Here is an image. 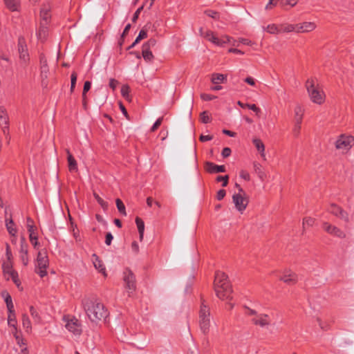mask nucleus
<instances>
[{"label": "nucleus", "instance_id": "nucleus-4", "mask_svg": "<svg viewBox=\"0 0 354 354\" xmlns=\"http://www.w3.org/2000/svg\"><path fill=\"white\" fill-rule=\"evenodd\" d=\"M209 309L207 306L202 303L199 315V325L201 330L204 333H208L210 327Z\"/></svg>", "mask_w": 354, "mask_h": 354}, {"label": "nucleus", "instance_id": "nucleus-40", "mask_svg": "<svg viewBox=\"0 0 354 354\" xmlns=\"http://www.w3.org/2000/svg\"><path fill=\"white\" fill-rule=\"evenodd\" d=\"M282 30L284 32H296V24H285L282 25Z\"/></svg>", "mask_w": 354, "mask_h": 354}, {"label": "nucleus", "instance_id": "nucleus-37", "mask_svg": "<svg viewBox=\"0 0 354 354\" xmlns=\"http://www.w3.org/2000/svg\"><path fill=\"white\" fill-rule=\"evenodd\" d=\"M30 313L35 323L40 322L41 317L39 315V313H37V311L35 309V308L33 306H30Z\"/></svg>", "mask_w": 354, "mask_h": 354}, {"label": "nucleus", "instance_id": "nucleus-21", "mask_svg": "<svg viewBox=\"0 0 354 354\" xmlns=\"http://www.w3.org/2000/svg\"><path fill=\"white\" fill-rule=\"evenodd\" d=\"M205 169L210 173H221L225 171V167L224 165H216L208 162L205 165Z\"/></svg>", "mask_w": 354, "mask_h": 354}, {"label": "nucleus", "instance_id": "nucleus-47", "mask_svg": "<svg viewBox=\"0 0 354 354\" xmlns=\"http://www.w3.org/2000/svg\"><path fill=\"white\" fill-rule=\"evenodd\" d=\"M91 86V83L89 81H86L84 83L83 92H82V97L84 98V100H85V95L86 92H88Z\"/></svg>", "mask_w": 354, "mask_h": 354}, {"label": "nucleus", "instance_id": "nucleus-61", "mask_svg": "<svg viewBox=\"0 0 354 354\" xmlns=\"http://www.w3.org/2000/svg\"><path fill=\"white\" fill-rule=\"evenodd\" d=\"M225 194H226V192L224 189H220L217 192V196H216L217 199L219 201L222 200L225 197Z\"/></svg>", "mask_w": 354, "mask_h": 354}, {"label": "nucleus", "instance_id": "nucleus-7", "mask_svg": "<svg viewBox=\"0 0 354 354\" xmlns=\"http://www.w3.org/2000/svg\"><path fill=\"white\" fill-rule=\"evenodd\" d=\"M354 145V137L341 135L335 142V147L343 153L347 152Z\"/></svg>", "mask_w": 354, "mask_h": 354}, {"label": "nucleus", "instance_id": "nucleus-5", "mask_svg": "<svg viewBox=\"0 0 354 354\" xmlns=\"http://www.w3.org/2000/svg\"><path fill=\"white\" fill-rule=\"evenodd\" d=\"M48 266V258L45 250L38 252L36 259V272L40 277H43L46 274V268Z\"/></svg>", "mask_w": 354, "mask_h": 354}, {"label": "nucleus", "instance_id": "nucleus-12", "mask_svg": "<svg viewBox=\"0 0 354 354\" xmlns=\"http://www.w3.org/2000/svg\"><path fill=\"white\" fill-rule=\"evenodd\" d=\"M279 279L286 283H295L297 281V276L292 270L286 269L281 272Z\"/></svg>", "mask_w": 354, "mask_h": 354}, {"label": "nucleus", "instance_id": "nucleus-43", "mask_svg": "<svg viewBox=\"0 0 354 354\" xmlns=\"http://www.w3.org/2000/svg\"><path fill=\"white\" fill-rule=\"evenodd\" d=\"M200 120L203 123H208L211 118L207 111H203L200 114Z\"/></svg>", "mask_w": 354, "mask_h": 354}, {"label": "nucleus", "instance_id": "nucleus-36", "mask_svg": "<svg viewBox=\"0 0 354 354\" xmlns=\"http://www.w3.org/2000/svg\"><path fill=\"white\" fill-rule=\"evenodd\" d=\"M142 57L145 59V60H146L147 62H150L153 59V55L149 49H146L145 48H142Z\"/></svg>", "mask_w": 354, "mask_h": 354}, {"label": "nucleus", "instance_id": "nucleus-53", "mask_svg": "<svg viewBox=\"0 0 354 354\" xmlns=\"http://www.w3.org/2000/svg\"><path fill=\"white\" fill-rule=\"evenodd\" d=\"M162 120H163V118L161 117V118H159L156 121V122L153 124V125L152 126L151 129V131H155L162 124Z\"/></svg>", "mask_w": 354, "mask_h": 354}, {"label": "nucleus", "instance_id": "nucleus-11", "mask_svg": "<svg viewBox=\"0 0 354 354\" xmlns=\"http://www.w3.org/2000/svg\"><path fill=\"white\" fill-rule=\"evenodd\" d=\"M3 270L6 275L10 277L13 282L19 287L20 285L17 273L12 270V261H6L3 263Z\"/></svg>", "mask_w": 354, "mask_h": 354}, {"label": "nucleus", "instance_id": "nucleus-15", "mask_svg": "<svg viewBox=\"0 0 354 354\" xmlns=\"http://www.w3.org/2000/svg\"><path fill=\"white\" fill-rule=\"evenodd\" d=\"M205 38L218 46H223L226 42L223 39L218 38L214 32L209 30H206Z\"/></svg>", "mask_w": 354, "mask_h": 354}, {"label": "nucleus", "instance_id": "nucleus-9", "mask_svg": "<svg viewBox=\"0 0 354 354\" xmlns=\"http://www.w3.org/2000/svg\"><path fill=\"white\" fill-rule=\"evenodd\" d=\"M232 201L236 209L241 213L245 209L248 201L245 194L237 193L232 196Z\"/></svg>", "mask_w": 354, "mask_h": 354}, {"label": "nucleus", "instance_id": "nucleus-27", "mask_svg": "<svg viewBox=\"0 0 354 354\" xmlns=\"http://www.w3.org/2000/svg\"><path fill=\"white\" fill-rule=\"evenodd\" d=\"M22 326L27 333H30L32 331V325L28 316L26 314L22 315Z\"/></svg>", "mask_w": 354, "mask_h": 354}, {"label": "nucleus", "instance_id": "nucleus-41", "mask_svg": "<svg viewBox=\"0 0 354 354\" xmlns=\"http://www.w3.org/2000/svg\"><path fill=\"white\" fill-rule=\"evenodd\" d=\"M93 196L95 200L104 209H106L108 207L107 203L105 202L102 198H100L97 194L93 193Z\"/></svg>", "mask_w": 354, "mask_h": 354}, {"label": "nucleus", "instance_id": "nucleus-20", "mask_svg": "<svg viewBox=\"0 0 354 354\" xmlns=\"http://www.w3.org/2000/svg\"><path fill=\"white\" fill-rule=\"evenodd\" d=\"M92 260L95 269H97L100 272L102 273L104 276H106L105 267L99 257L94 254L92 255Z\"/></svg>", "mask_w": 354, "mask_h": 354}, {"label": "nucleus", "instance_id": "nucleus-64", "mask_svg": "<svg viewBox=\"0 0 354 354\" xmlns=\"http://www.w3.org/2000/svg\"><path fill=\"white\" fill-rule=\"evenodd\" d=\"M240 176L246 180H250V174L248 172L245 171H241V173H240Z\"/></svg>", "mask_w": 354, "mask_h": 354}, {"label": "nucleus", "instance_id": "nucleus-52", "mask_svg": "<svg viewBox=\"0 0 354 354\" xmlns=\"http://www.w3.org/2000/svg\"><path fill=\"white\" fill-rule=\"evenodd\" d=\"M301 123H297V122H295V126H294V128L292 129V132L295 135V137H297L299 134V132H300V129H301Z\"/></svg>", "mask_w": 354, "mask_h": 354}, {"label": "nucleus", "instance_id": "nucleus-48", "mask_svg": "<svg viewBox=\"0 0 354 354\" xmlns=\"http://www.w3.org/2000/svg\"><path fill=\"white\" fill-rule=\"evenodd\" d=\"M315 223V219L310 217L304 218L303 220V226L305 227L306 225L311 226Z\"/></svg>", "mask_w": 354, "mask_h": 354}, {"label": "nucleus", "instance_id": "nucleus-16", "mask_svg": "<svg viewBox=\"0 0 354 354\" xmlns=\"http://www.w3.org/2000/svg\"><path fill=\"white\" fill-rule=\"evenodd\" d=\"M18 51L19 54V58L24 62H26L28 59V54L27 53L26 45L24 38H19L18 41Z\"/></svg>", "mask_w": 354, "mask_h": 354}, {"label": "nucleus", "instance_id": "nucleus-50", "mask_svg": "<svg viewBox=\"0 0 354 354\" xmlns=\"http://www.w3.org/2000/svg\"><path fill=\"white\" fill-rule=\"evenodd\" d=\"M6 257H7V260L6 261H12V252H11V250H10V247L8 243H6Z\"/></svg>", "mask_w": 354, "mask_h": 354}, {"label": "nucleus", "instance_id": "nucleus-55", "mask_svg": "<svg viewBox=\"0 0 354 354\" xmlns=\"http://www.w3.org/2000/svg\"><path fill=\"white\" fill-rule=\"evenodd\" d=\"M276 6L275 0H269L268 3L266 4L265 9L266 10H271L274 6Z\"/></svg>", "mask_w": 354, "mask_h": 354}, {"label": "nucleus", "instance_id": "nucleus-49", "mask_svg": "<svg viewBox=\"0 0 354 354\" xmlns=\"http://www.w3.org/2000/svg\"><path fill=\"white\" fill-rule=\"evenodd\" d=\"M221 39H223L224 41H225V44L226 43H232V46H236V40L234 39L232 37L227 35H224L221 37Z\"/></svg>", "mask_w": 354, "mask_h": 354}, {"label": "nucleus", "instance_id": "nucleus-25", "mask_svg": "<svg viewBox=\"0 0 354 354\" xmlns=\"http://www.w3.org/2000/svg\"><path fill=\"white\" fill-rule=\"evenodd\" d=\"M66 152L67 153V160H68L69 171H77V164L75 159L72 156V154L70 153L68 149H66Z\"/></svg>", "mask_w": 354, "mask_h": 354}, {"label": "nucleus", "instance_id": "nucleus-3", "mask_svg": "<svg viewBox=\"0 0 354 354\" xmlns=\"http://www.w3.org/2000/svg\"><path fill=\"white\" fill-rule=\"evenodd\" d=\"M306 88L310 100L315 104H322L325 101L324 92L319 87L313 79L306 81Z\"/></svg>", "mask_w": 354, "mask_h": 354}, {"label": "nucleus", "instance_id": "nucleus-45", "mask_svg": "<svg viewBox=\"0 0 354 354\" xmlns=\"http://www.w3.org/2000/svg\"><path fill=\"white\" fill-rule=\"evenodd\" d=\"M240 44L250 46L252 44V42L248 39L239 38L238 40H236V45L235 46H239Z\"/></svg>", "mask_w": 354, "mask_h": 354}, {"label": "nucleus", "instance_id": "nucleus-6", "mask_svg": "<svg viewBox=\"0 0 354 354\" xmlns=\"http://www.w3.org/2000/svg\"><path fill=\"white\" fill-rule=\"evenodd\" d=\"M63 321L65 323L66 328L75 336H79L82 333L80 323L75 317L67 315L64 316Z\"/></svg>", "mask_w": 354, "mask_h": 354}, {"label": "nucleus", "instance_id": "nucleus-19", "mask_svg": "<svg viewBox=\"0 0 354 354\" xmlns=\"http://www.w3.org/2000/svg\"><path fill=\"white\" fill-rule=\"evenodd\" d=\"M20 257L23 263L26 266L28 263V245L24 238H22L20 248Z\"/></svg>", "mask_w": 354, "mask_h": 354}, {"label": "nucleus", "instance_id": "nucleus-23", "mask_svg": "<svg viewBox=\"0 0 354 354\" xmlns=\"http://www.w3.org/2000/svg\"><path fill=\"white\" fill-rule=\"evenodd\" d=\"M48 34V29L47 27V24H44V22H40L39 29L37 32L38 39L43 41L46 39Z\"/></svg>", "mask_w": 354, "mask_h": 354}, {"label": "nucleus", "instance_id": "nucleus-32", "mask_svg": "<svg viewBox=\"0 0 354 354\" xmlns=\"http://www.w3.org/2000/svg\"><path fill=\"white\" fill-rule=\"evenodd\" d=\"M6 228L11 236H15L17 233V229L15 227V223L12 219L6 220Z\"/></svg>", "mask_w": 354, "mask_h": 354}, {"label": "nucleus", "instance_id": "nucleus-62", "mask_svg": "<svg viewBox=\"0 0 354 354\" xmlns=\"http://www.w3.org/2000/svg\"><path fill=\"white\" fill-rule=\"evenodd\" d=\"M205 13L207 16H209L212 18H214V19L216 18V17L218 16V12H216V11H214V10H206L205 12Z\"/></svg>", "mask_w": 354, "mask_h": 354}, {"label": "nucleus", "instance_id": "nucleus-34", "mask_svg": "<svg viewBox=\"0 0 354 354\" xmlns=\"http://www.w3.org/2000/svg\"><path fill=\"white\" fill-rule=\"evenodd\" d=\"M41 73L42 78H47V73L48 71L47 62L44 57H41Z\"/></svg>", "mask_w": 354, "mask_h": 354}, {"label": "nucleus", "instance_id": "nucleus-17", "mask_svg": "<svg viewBox=\"0 0 354 354\" xmlns=\"http://www.w3.org/2000/svg\"><path fill=\"white\" fill-rule=\"evenodd\" d=\"M304 108L300 104H297L293 109L294 122L297 123H301L304 113Z\"/></svg>", "mask_w": 354, "mask_h": 354}, {"label": "nucleus", "instance_id": "nucleus-42", "mask_svg": "<svg viewBox=\"0 0 354 354\" xmlns=\"http://www.w3.org/2000/svg\"><path fill=\"white\" fill-rule=\"evenodd\" d=\"M8 324L9 326H14L17 324V322L16 319V315L15 313H12L11 314H8Z\"/></svg>", "mask_w": 354, "mask_h": 354}, {"label": "nucleus", "instance_id": "nucleus-22", "mask_svg": "<svg viewBox=\"0 0 354 354\" xmlns=\"http://www.w3.org/2000/svg\"><path fill=\"white\" fill-rule=\"evenodd\" d=\"M252 142L254 145L257 150L260 153L263 160H266V153H265V145L263 143V142L259 138H254L252 140Z\"/></svg>", "mask_w": 354, "mask_h": 354}, {"label": "nucleus", "instance_id": "nucleus-58", "mask_svg": "<svg viewBox=\"0 0 354 354\" xmlns=\"http://www.w3.org/2000/svg\"><path fill=\"white\" fill-rule=\"evenodd\" d=\"M16 342H17V344L20 346V347H23V346H25L26 345V341L25 339L22 337V335L19 336V339H16Z\"/></svg>", "mask_w": 354, "mask_h": 354}, {"label": "nucleus", "instance_id": "nucleus-33", "mask_svg": "<svg viewBox=\"0 0 354 354\" xmlns=\"http://www.w3.org/2000/svg\"><path fill=\"white\" fill-rule=\"evenodd\" d=\"M253 167H254L255 173L258 175L259 178L261 180H263L266 176V174L263 171L262 166L259 163L254 162L253 163Z\"/></svg>", "mask_w": 354, "mask_h": 354}, {"label": "nucleus", "instance_id": "nucleus-57", "mask_svg": "<svg viewBox=\"0 0 354 354\" xmlns=\"http://www.w3.org/2000/svg\"><path fill=\"white\" fill-rule=\"evenodd\" d=\"M245 82L252 86H254L256 85V80L252 77H246L245 79Z\"/></svg>", "mask_w": 354, "mask_h": 354}, {"label": "nucleus", "instance_id": "nucleus-18", "mask_svg": "<svg viewBox=\"0 0 354 354\" xmlns=\"http://www.w3.org/2000/svg\"><path fill=\"white\" fill-rule=\"evenodd\" d=\"M328 211L337 216H339L341 218L344 219L346 221H348V214L344 212L339 207L337 206L335 204H332L328 209Z\"/></svg>", "mask_w": 354, "mask_h": 354}, {"label": "nucleus", "instance_id": "nucleus-8", "mask_svg": "<svg viewBox=\"0 0 354 354\" xmlns=\"http://www.w3.org/2000/svg\"><path fill=\"white\" fill-rule=\"evenodd\" d=\"M124 288L128 292L129 296H131V294L136 290V279L134 274L128 270L124 274Z\"/></svg>", "mask_w": 354, "mask_h": 354}, {"label": "nucleus", "instance_id": "nucleus-31", "mask_svg": "<svg viewBox=\"0 0 354 354\" xmlns=\"http://www.w3.org/2000/svg\"><path fill=\"white\" fill-rule=\"evenodd\" d=\"M27 227L29 233V238H32V236L37 234V227L34 225L33 221L30 218H27Z\"/></svg>", "mask_w": 354, "mask_h": 354}, {"label": "nucleus", "instance_id": "nucleus-54", "mask_svg": "<svg viewBox=\"0 0 354 354\" xmlns=\"http://www.w3.org/2000/svg\"><path fill=\"white\" fill-rule=\"evenodd\" d=\"M247 108H249L250 109L252 110L257 115H259V113L261 112V110L259 107H257L255 104H247Z\"/></svg>", "mask_w": 354, "mask_h": 354}, {"label": "nucleus", "instance_id": "nucleus-13", "mask_svg": "<svg viewBox=\"0 0 354 354\" xmlns=\"http://www.w3.org/2000/svg\"><path fill=\"white\" fill-rule=\"evenodd\" d=\"M316 28V24L314 22L304 21L296 24V32L304 33L311 32Z\"/></svg>", "mask_w": 354, "mask_h": 354}, {"label": "nucleus", "instance_id": "nucleus-59", "mask_svg": "<svg viewBox=\"0 0 354 354\" xmlns=\"http://www.w3.org/2000/svg\"><path fill=\"white\" fill-rule=\"evenodd\" d=\"M30 241L34 248H36L39 245V242L37 241V235L32 236V238H29Z\"/></svg>", "mask_w": 354, "mask_h": 354}, {"label": "nucleus", "instance_id": "nucleus-29", "mask_svg": "<svg viewBox=\"0 0 354 354\" xmlns=\"http://www.w3.org/2000/svg\"><path fill=\"white\" fill-rule=\"evenodd\" d=\"M136 225H137V227L138 230V232H139L140 241H142L143 239V236H144L145 223H144L143 221L139 217L136 218Z\"/></svg>", "mask_w": 354, "mask_h": 354}, {"label": "nucleus", "instance_id": "nucleus-24", "mask_svg": "<svg viewBox=\"0 0 354 354\" xmlns=\"http://www.w3.org/2000/svg\"><path fill=\"white\" fill-rule=\"evenodd\" d=\"M50 8L48 5H44L41 8L40 11V17L41 22H44V24L48 23V20L50 18V15L49 13Z\"/></svg>", "mask_w": 354, "mask_h": 354}, {"label": "nucleus", "instance_id": "nucleus-10", "mask_svg": "<svg viewBox=\"0 0 354 354\" xmlns=\"http://www.w3.org/2000/svg\"><path fill=\"white\" fill-rule=\"evenodd\" d=\"M323 228L327 233L335 237L342 239L346 238V232L335 225L325 222L323 223Z\"/></svg>", "mask_w": 354, "mask_h": 354}, {"label": "nucleus", "instance_id": "nucleus-35", "mask_svg": "<svg viewBox=\"0 0 354 354\" xmlns=\"http://www.w3.org/2000/svg\"><path fill=\"white\" fill-rule=\"evenodd\" d=\"M130 88L128 85H123L121 88L122 95L128 101L131 100V97L129 95Z\"/></svg>", "mask_w": 354, "mask_h": 354}, {"label": "nucleus", "instance_id": "nucleus-63", "mask_svg": "<svg viewBox=\"0 0 354 354\" xmlns=\"http://www.w3.org/2000/svg\"><path fill=\"white\" fill-rule=\"evenodd\" d=\"M201 97L202 100H211L212 99H214L216 98L215 96H213V95H208V94H205V93H202L201 95Z\"/></svg>", "mask_w": 354, "mask_h": 354}, {"label": "nucleus", "instance_id": "nucleus-60", "mask_svg": "<svg viewBox=\"0 0 354 354\" xmlns=\"http://www.w3.org/2000/svg\"><path fill=\"white\" fill-rule=\"evenodd\" d=\"M231 149L229 147H225L222 151V156L224 158H227L230 156Z\"/></svg>", "mask_w": 354, "mask_h": 354}, {"label": "nucleus", "instance_id": "nucleus-38", "mask_svg": "<svg viewBox=\"0 0 354 354\" xmlns=\"http://www.w3.org/2000/svg\"><path fill=\"white\" fill-rule=\"evenodd\" d=\"M265 30L270 34H277L280 32L279 27L276 24L268 25L265 28Z\"/></svg>", "mask_w": 354, "mask_h": 354}, {"label": "nucleus", "instance_id": "nucleus-30", "mask_svg": "<svg viewBox=\"0 0 354 354\" xmlns=\"http://www.w3.org/2000/svg\"><path fill=\"white\" fill-rule=\"evenodd\" d=\"M227 79V76L223 74L219 73H214L212 75V82L213 84H217L220 83H223Z\"/></svg>", "mask_w": 354, "mask_h": 354}, {"label": "nucleus", "instance_id": "nucleus-56", "mask_svg": "<svg viewBox=\"0 0 354 354\" xmlns=\"http://www.w3.org/2000/svg\"><path fill=\"white\" fill-rule=\"evenodd\" d=\"M113 239V236L111 234V233H110V232L106 233V239H105V243L107 245H111Z\"/></svg>", "mask_w": 354, "mask_h": 354}, {"label": "nucleus", "instance_id": "nucleus-28", "mask_svg": "<svg viewBox=\"0 0 354 354\" xmlns=\"http://www.w3.org/2000/svg\"><path fill=\"white\" fill-rule=\"evenodd\" d=\"M7 8L11 11L18 10L19 7V0H3Z\"/></svg>", "mask_w": 354, "mask_h": 354}, {"label": "nucleus", "instance_id": "nucleus-2", "mask_svg": "<svg viewBox=\"0 0 354 354\" xmlns=\"http://www.w3.org/2000/svg\"><path fill=\"white\" fill-rule=\"evenodd\" d=\"M214 290L217 297L222 299L231 298V288L227 281V275L222 272H217L214 279Z\"/></svg>", "mask_w": 354, "mask_h": 354}, {"label": "nucleus", "instance_id": "nucleus-44", "mask_svg": "<svg viewBox=\"0 0 354 354\" xmlns=\"http://www.w3.org/2000/svg\"><path fill=\"white\" fill-rule=\"evenodd\" d=\"M10 328H11V333L13 335L15 339H18L19 336L21 335V332L18 330L17 324L14 325V326H10Z\"/></svg>", "mask_w": 354, "mask_h": 354}, {"label": "nucleus", "instance_id": "nucleus-1", "mask_svg": "<svg viewBox=\"0 0 354 354\" xmlns=\"http://www.w3.org/2000/svg\"><path fill=\"white\" fill-rule=\"evenodd\" d=\"M83 307L88 319L97 323L108 315L104 305L97 298H87L83 301Z\"/></svg>", "mask_w": 354, "mask_h": 354}, {"label": "nucleus", "instance_id": "nucleus-39", "mask_svg": "<svg viewBox=\"0 0 354 354\" xmlns=\"http://www.w3.org/2000/svg\"><path fill=\"white\" fill-rule=\"evenodd\" d=\"M115 203H116V206H117V208H118V211L122 215L126 216L127 215V212H126V209H125V206L123 204L122 201L120 199L117 198L116 201H115Z\"/></svg>", "mask_w": 354, "mask_h": 354}, {"label": "nucleus", "instance_id": "nucleus-46", "mask_svg": "<svg viewBox=\"0 0 354 354\" xmlns=\"http://www.w3.org/2000/svg\"><path fill=\"white\" fill-rule=\"evenodd\" d=\"M156 44V41L154 39H150L147 42L142 45V48L149 49L153 47Z\"/></svg>", "mask_w": 354, "mask_h": 354}, {"label": "nucleus", "instance_id": "nucleus-26", "mask_svg": "<svg viewBox=\"0 0 354 354\" xmlns=\"http://www.w3.org/2000/svg\"><path fill=\"white\" fill-rule=\"evenodd\" d=\"M9 118L5 107L0 106V125H8Z\"/></svg>", "mask_w": 354, "mask_h": 354}, {"label": "nucleus", "instance_id": "nucleus-14", "mask_svg": "<svg viewBox=\"0 0 354 354\" xmlns=\"http://www.w3.org/2000/svg\"><path fill=\"white\" fill-rule=\"evenodd\" d=\"M252 322L261 327L268 326L270 324V319L266 314H259L252 319Z\"/></svg>", "mask_w": 354, "mask_h": 354}, {"label": "nucleus", "instance_id": "nucleus-51", "mask_svg": "<svg viewBox=\"0 0 354 354\" xmlns=\"http://www.w3.org/2000/svg\"><path fill=\"white\" fill-rule=\"evenodd\" d=\"M229 177L228 176H219L216 178L218 182H223V186L225 187L227 185Z\"/></svg>", "mask_w": 354, "mask_h": 354}]
</instances>
